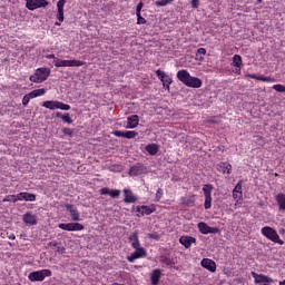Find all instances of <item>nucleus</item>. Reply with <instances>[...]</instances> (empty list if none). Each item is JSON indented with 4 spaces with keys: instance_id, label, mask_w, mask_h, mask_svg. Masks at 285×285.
Returning a JSON list of instances; mask_svg holds the SVG:
<instances>
[{
    "instance_id": "obj_1",
    "label": "nucleus",
    "mask_w": 285,
    "mask_h": 285,
    "mask_svg": "<svg viewBox=\"0 0 285 285\" xmlns=\"http://www.w3.org/2000/svg\"><path fill=\"white\" fill-rule=\"evenodd\" d=\"M177 79H179L184 86H187V88H202L203 86L202 79L190 76V72L186 69H181L177 72Z\"/></svg>"
},
{
    "instance_id": "obj_2",
    "label": "nucleus",
    "mask_w": 285,
    "mask_h": 285,
    "mask_svg": "<svg viewBox=\"0 0 285 285\" xmlns=\"http://www.w3.org/2000/svg\"><path fill=\"white\" fill-rule=\"evenodd\" d=\"M262 235L269 239V242H274V244H279V246H284V242L279 238V234L273 227H263L261 229Z\"/></svg>"
},
{
    "instance_id": "obj_3",
    "label": "nucleus",
    "mask_w": 285,
    "mask_h": 285,
    "mask_svg": "<svg viewBox=\"0 0 285 285\" xmlns=\"http://www.w3.org/2000/svg\"><path fill=\"white\" fill-rule=\"evenodd\" d=\"M50 77V69L38 68L33 75L30 76L29 80L32 83H43Z\"/></svg>"
},
{
    "instance_id": "obj_4",
    "label": "nucleus",
    "mask_w": 285,
    "mask_h": 285,
    "mask_svg": "<svg viewBox=\"0 0 285 285\" xmlns=\"http://www.w3.org/2000/svg\"><path fill=\"white\" fill-rule=\"evenodd\" d=\"M53 63L56 68H79L86 66V62L81 60H61L59 58H55Z\"/></svg>"
},
{
    "instance_id": "obj_5",
    "label": "nucleus",
    "mask_w": 285,
    "mask_h": 285,
    "mask_svg": "<svg viewBox=\"0 0 285 285\" xmlns=\"http://www.w3.org/2000/svg\"><path fill=\"white\" fill-rule=\"evenodd\" d=\"M46 277H52V271L40 269V271L31 272L28 276V279L30 282H43Z\"/></svg>"
},
{
    "instance_id": "obj_6",
    "label": "nucleus",
    "mask_w": 285,
    "mask_h": 285,
    "mask_svg": "<svg viewBox=\"0 0 285 285\" xmlns=\"http://www.w3.org/2000/svg\"><path fill=\"white\" fill-rule=\"evenodd\" d=\"M42 107L48 108V110H70V105H66L59 100L43 101Z\"/></svg>"
},
{
    "instance_id": "obj_7",
    "label": "nucleus",
    "mask_w": 285,
    "mask_h": 285,
    "mask_svg": "<svg viewBox=\"0 0 285 285\" xmlns=\"http://www.w3.org/2000/svg\"><path fill=\"white\" fill-rule=\"evenodd\" d=\"M203 193L205 196V209L208 210L213 207V185L207 184L203 186Z\"/></svg>"
},
{
    "instance_id": "obj_8",
    "label": "nucleus",
    "mask_w": 285,
    "mask_h": 285,
    "mask_svg": "<svg viewBox=\"0 0 285 285\" xmlns=\"http://www.w3.org/2000/svg\"><path fill=\"white\" fill-rule=\"evenodd\" d=\"M46 89H35L31 92L27 94L22 98V106H28L30 104V99H36V97H43L46 95Z\"/></svg>"
},
{
    "instance_id": "obj_9",
    "label": "nucleus",
    "mask_w": 285,
    "mask_h": 285,
    "mask_svg": "<svg viewBox=\"0 0 285 285\" xmlns=\"http://www.w3.org/2000/svg\"><path fill=\"white\" fill-rule=\"evenodd\" d=\"M136 250L127 256V261L130 264L135 263V259H141V257H148V252L144 247H134Z\"/></svg>"
},
{
    "instance_id": "obj_10",
    "label": "nucleus",
    "mask_w": 285,
    "mask_h": 285,
    "mask_svg": "<svg viewBox=\"0 0 285 285\" xmlns=\"http://www.w3.org/2000/svg\"><path fill=\"white\" fill-rule=\"evenodd\" d=\"M58 228H60L61 230H68L69 233H72L77 230H83V228L86 227L80 223H67V224L60 223L58 225Z\"/></svg>"
},
{
    "instance_id": "obj_11",
    "label": "nucleus",
    "mask_w": 285,
    "mask_h": 285,
    "mask_svg": "<svg viewBox=\"0 0 285 285\" xmlns=\"http://www.w3.org/2000/svg\"><path fill=\"white\" fill-rule=\"evenodd\" d=\"M26 8L28 10H38V8H46L48 6V0H26Z\"/></svg>"
},
{
    "instance_id": "obj_12",
    "label": "nucleus",
    "mask_w": 285,
    "mask_h": 285,
    "mask_svg": "<svg viewBox=\"0 0 285 285\" xmlns=\"http://www.w3.org/2000/svg\"><path fill=\"white\" fill-rule=\"evenodd\" d=\"M156 75L158 79L161 81L164 88H167V90H170L173 78H170V76L166 75V72L160 69L156 70Z\"/></svg>"
},
{
    "instance_id": "obj_13",
    "label": "nucleus",
    "mask_w": 285,
    "mask_h": 285,
    "mask_svg": "<svg viewBox=\"0 0 285 285\" xmlns=\"http://www.w3.org/2000/svg\"><path fill=\"white\" fill-rule=\"evenodd\" d=\"M197 228L202 235H210V234H217L219 233V228L217 227H210L208 224L202 222L198 223Z\"/></svg>"
},
{
    "instance_id": "obj_14",
    "label": "nucleus",
    "mask_w": 285,
    "mask_h": 285,
    "mask_svg": "<svg viewBox=\"0 0 285 285\" xmlns=\"http://www.w3.org/2000/svg\"><path fill=\"white\" fill-rule=\"evenodd\" d=\"M252 277L254 278L255 284H273L275 282L273 278L255 272H252Z\"/></svg>"
},
{
    "instance_id": "obj_15",
    "label": "nucleus",
    "mask_w": 285,
    "mask_h": 285,
    "mask_svg": "<svg viewBox=\"0 0 285 285\" xmlns=\"http://www.w3.org/2000/svg\"><path fill=\"white\" fill-rule=\"evenodd\" d=\"M244 198V193L242 191V180L237 183L235 188L233 189V199H235L234 208H237V204H239V200Z\"/></svg>"
},
{
    "instance_id": "obj_16",
    "label": "nucleus",
    "mask_w": 285,
    "mask_h": 285,
    "mask_svg": "<svg viewBox=\"0 0 285 285\" xmlns=\"http://www.w3.org/2000/svg\"><path fill=\"white\" fill-rule=\"evenodd\" d=\"M146 166H144V164L138 163L130 168L129 175L131 177H139V175H146Z\"/></svg>"
},
{
    "instance_id": "obj_17",
    "label": "nucleus",
    "mask_w": 285,
    "mask_h": 285,
    "mask_svg": "<svg viewBox=\"0 0 285 285\" xmlns=\"http://www.w3.org/2000/svg\"><path fill=\"white\" fill-rule=\"evenodd\" d=\"M137 213H139V215L141 217H144V215H153V213H155L157 210V206H155L154 204L146 206H137L136 208Z\"/></svg>"
},
{
    "instance_id": "obj_18",
    "label": "nucleus",
    "mask_w": 285,
    "mask_h": 285,
    "mask_svg": "<svg viewBox=\"0 0 285 285\" xmlns=\"http://www.w3.org/2000/svg\"><path fill=\"white\" fill-rule=\"evenodd\" d=\"M66 7V0H59L57 2L58 13L57 19L58 21L55 23V26H61L63 23V8Z\"/></svg>"
},
{
    "instance_id": "obj_19",
    "label": "nucleus",
    "mask_w": 285,
    "mask_h": 285,
    "mask_svg": "<svg viewBox=\"0 0 285 285\" xmlns=\"http://www.w3.org/2000/svg\"><path fill=\"white\" fill-rule=\"evenodd\" d=\"M65 208L70 213L72 222H81V215L79 210L76 209L75 205L67 204Z\"/></svg>"
},
{
    "instance_id": "obj_20",
    "label": "nucleus",
    "mask_w": 285,
    "mask_h": 285,
    "mask_svg": "<svg viewBox=\"0 0 285 285\" xmlns=\"http://www.w3.org/2000/svg\"><path fill=\"white\" fill-rule=\"evenodd\" d=\"M22 222L27 225V226H37L38 220H37V215L28 212L22 216Z\"/></svg>"
},
{
    "instance_id": "obj_21",
    "label": "nucleus",
    "mask_w": 285,
    "mask_h": 285,
    "mask_svg": "<svg viewBox=\"0 0 285 285\" xmlns=\"http://www.w3.org/2000/svg\"><path fill=\"white\" fill-rule=\"evenodd\" d=\"M200 266H203V268H206V271H209L210 273H215V271H217V264L210 258H204L200 262Z\"/></svg>"
},
{
    "instance_id": "obj_22",
    "label": "nucleus",
    "mask_w": 285,
    "mask_h": 285,
    "mask_svg": "<svg viewBox=\"0 0 285 285\" xmlns=\"http://www.w3.org/2000/svg\"><path fill=\"white\" fill-rule=\"evenodd\" d=\"M197 243V238L193 237V236H180L179 238V244H181V246H184L185 248H190V246H193V244Z\"/></svg>"
},
{
    "instance_id": "obj_23",
    "label": "nucleus",
    "mask_w": 285,
    "mask_h": 285,
    "mask_svg": "<svg viewBox=\"0 0 285 285\" xmlns=\"http://www.w3.org/2000/svg\"><path fill=\"white\" fill-rule=\"evenodd\" d=\"M18 202H37V195L21 191L18 194Z\"/></svg>"
},
{
    "instance_id": "obj_24",
    "label": "nucleus",
    "mask_w": 285,
    "mask_h": 285,
    "mask_svg": "<svg viewBox=\"0 0 285 285\" xmlns=\"http://www.w3.org/2000/svg\"><path fill=\"white\" fill-rule=\"evenodd\" d=\"M100 195H109V197H112V199H117V197H119V195H121V190L104 187L100 189Z\"/></svg>"
},
{
    "instance_id": "obj_25",
    "label": "nucleus",
    "mask_w": 285,
    "mask_h": 285,
    "mask_svg": "<svg viewBox=\"0 0 285 285\" xmlns=\"http://www.w3.org/2000/svg\"><path fill=\"white\" fill-rule=\"evenodd\" d=\"M122 193L125 195V198H124L125 204H135V202H137V196H135L132 190L124 189Z\"/></svg>"
},
{
    "instance_id": "obj_26",
    "label": "nucleus",
    "mask_w": 285,
    "mask_h": 285,
    "mask_svg": "<svg viewBox=\"0 0 285 285\" xmlns=\"http://www.w3.org/2000/svg\"><path fill=\"white\" fill-rule=\"evenodd\" d=\"M217 170H219V173H223V175H230L233 166L228 163H220L217 166Z\"/></svg>"
},
{
    "instance_id": "obj_27",
    "label": "nucleus",
    "mask_w": 285,
    "mask_h": 285,
    "mask_svg": "<svg viewBox=\"0 0 285 285\" xmlns=\"http://www.w3.org/2000/svg\"><path fill=\"white\" fill-rule=\"evenodd\" d=\"M139 126V116L132 115L127 118L126 128H137Z\"/></svg>"
},
{
    "instance_id": "obj_28",
    "label": "nucleus",
    "mask_w": 285,
    "mask_h": 285,
    "mask_svg": "<svg viewBox=\"0 0 285 285\" xmlns=\"http://www.w3.org/2000/svg\"><path fill=\"white\" fill-rule=\"evenodd\" d=\"M129 242L132 248L141 247V243H139V234L137 232L130 234Z\"/></svg>"
},
{
    "instance_id": "obj_29",
    "label": "nucleus",
    "mask_w": 285,
    "mask_h": 285,
    "mask_svg": "<svg viewBox=\"0 0 285 285\" xmlns=\"http://www.w3.org/2000/svg\"><path fill=\"white\" fill-rule=\"evenodd\" d=\"M150 279L153 285H158L161 279V269H154L151 272Z\"/></svg>"
},
{
    "instance_id": "obj_30",
    "label": "nucleus",
    "mask_w": 285,
    "mask_h": 285,
    "mask_svg": "<svg viewBox=\"0 0 285 285\" xmlns=\"http://www.w3.org/2000/svg\"><path fill=\"white\" fill-rule=\"evenodd\" d=\"M276 203L278 204L279 210L285 212V194L281 193L275 196Z\"/></svg>"
},
{
    "instance_id": "obj_31",
    "label": "nucleus",
    "mask_w": 285,
    "mask_h": 285,
    "mask_svg": "<svg viewBox=\"0 0 285 285\" xmlns=\"http://www.w3.org/2000/svg\"><path fill=\"white\" fill-rule=\"evenodd\" d=\"M145 150H147L148 154H150V155H157V153H159V145L149 144L145 147Z\"/></svg>"
},
{
    "instance_id": "obj_32",
    "label": "nucleus",
    "mask_w": 285,
    "mask_h": 285,
    "mask_svg": "<svg viewBox=\"0 0 285 285\" xmlns=\"http://www.w3.org/2000/svg\"><path fill=\"white\" fill-rule=\"evenodd\" d=\"M232 66H234V68H242L243 66L242 56L234 55Z\"/></svg>"
},
{
    "instance_id": "obj_33",
    "label": "nucleus",
    "mask_w": 285,
    "mask_h": 285,
    "mask_svg": "<svg viewBox=\"0 0 285 285\" xmlns=\"http://www.w3.org/2000/svg\"><path fill=\"white\" fill-rule=\"evenodd\" d=\"M3 203L6 202H12L13 204H17V202H19V194L17 195H7L3 199Z\"/></svg>"
},
{
    "instance_id": "obj_34",
    "label": "nucleus",
    "mask_w": 285,
    "mask_h": 285,
    "mask_svg": "<svg viewBox=\"0 0 285 285\" xmlns=\"http://www.w3.org/2000/svg\"><path fill=\"white\" fill-rule=\"evenodd\" d=\"M204 56H206V48H199L196 52L197 61H204Z\"/></svg>"
},
{
    "instance_id": "obj_35",
    "label": "nucleus",
    "mask_w": 285,
    "mask_h": 285,
    "mask_svg": "<svg viewBox=\"0 0 285 285\" xmlns=\"http://www.w3.org/2000/svg\"><path fill=\"white\" fill-rule=\"evenodd\" d=\"M257 81H264L267 83H275V78L273 77H266V76H258Z\"/></svg>"
},
{
    "instance_id": "obj_36",
    "label": "nucleus",
    "mask_w": 285,
    "mask_h": 285,
    "mask_svg": "<svg viewBox=\"0 0 285 285\" xmlns=\"http://www.w3.org/2000/svg\"><path fill=\"white\" fill-rule=\"evenodd\" d=\"M139 135L137 131H125V139H135Z\"/></svg>"
},
{
    "instance_id": "obj_37",
    "label": "nucleus",
    "mask_w": 285,
    "mask_h": 285,
    "mask_svg": "<svg viewBox=\"0 0 285 285\" xmlns=\"http://www.w3.org/2000/svg\"><path fill=\"white\" fill-rule=\"evenodd\" d=\"M173 1H175V0H157L156 6H158V7L168 6V3H173Z\"/></svg>"
},
{
    "instance_id": "obj_38",
    "label": "nucleus",
    "mask_w": 285,
    "mask_h": 285,
    "mask_svg": "<svg viewBox=\"0 0 285 285\" xmlns=\"http://www.w3.org/2000/svg\"><path fill=\"white\" fill-rule=\"evenodd\" d=\"M273 90L276 92H285V86L284 85H274Z\"/></svg>"
},
{
    "instance_id": "obj_39",
    "label": "nucleus",
    "mask_w": 285,
    "mask_h": 285,
    "mask_svg": "<svg viewBox=\"0 0 285 285\" xmlns=\"http://www.w3.org/2000/svg\"><path fill=\"white\" fill-rule=\"evenodd\" d=\"M61 119L62 121H65V124H72V118L70 117V114L61 116Z\"/></svg>"
},
{
    "instance_id": "obj_40",
    "label": "nucleus",
    "mask_w": 285,
    "mask_h": 285,
    "mask_svg": "<svg viewBox=\"0 0 285 285\" xmlns=\"http://www.w3.org/2000/svg\"><path fill=\"white\" fill-rule=\"evenodd\" d=\"M149 239H156V242H159V239H161V235H159V233H151L148 234Z\"/></svg>"
},
{
    "instance_id": "obj_41",
    "label": "nucleus",
    "mask_w": 285,
    "mask_h": 285,
    "mask_svg": "<svg viewBox=\"0 0 285 285\" xmlns=\"http://www.w3.org/2000/svg\"><path fill=\"white\" fill-rule=\"evenodd\" d=\"M142 8H144V2H139L136 7V17H139V14H141Z\"/></svg>"
},
{
    "instance_id": "obj_42",
    "label": "nucleus",
    "mask_w": 285,
    "mask_h": 285,
    "mask_svg": "<svg viewBox=\"0 0 285 285\" xmlns=\"http://www.w3.org/2000/svg\"><path fill=\"white\" fill-rule=\"evenodd\" d=\"M62 132L63 135H66L67 137H72L73 132L72 129L70 128H62Z\"/></svg>"
},
{
    "instance_id": "obj_43",
    "label": "nucleus",
    "mask_w": 285,
    "mask_h": 285,
    "mask_svg": "<svg viewBox=\"0 0 285 285\" xmlns=\"http://www.w3.org/2000/svg\"><path fill=\"white\" fill-rule=\"evenodd\" d=\"M163 196H164V190L159 188L156 193V202H160Z\"/></svg>"
},
{
    "instance_id": "obj_44",
    "label": "nucleus",
    "mask_w": 285,
    "mask_h": 285,
    "mask_svg": "<svg viewBox=\"0 0 285 285\" xmlns=\"http://www.w3.org/2000/svg\"><path fill=\"white\" fill-rule=\"evenodd\" d=\"M137 23L138 24L146 23V18L141 17V13H139V16H137Z\"/></svg>"
},
{
    "instance_id": "obj_45",
    "label": "nucleus",
    "mask_w": 285,
    "mask_h": 285,
    "mask_svg": "<svg viewBox=\"0 0 285 285\" xmlns=\"http://www.w3.org/2000/svg\"><path fill=\"white\" fill-rule=\"evenodd\" d=\"M112 135H115V137H125L126 131L116 130V131H112Z\"/></svg>"
},
{
    "instance_id": "obj_46",
    "label": "nucleus",
    "mask_w": 285,
    "mask_h": 285,
    "mask_svg": "<svg viewBox=\"0 0 285 285\" xmlns=\"http://www.w3.org/2000/svg\"><path fill=\"white\" fill-rule=\"evenodd\" d=\"M191 8H194V10H197V8H199V0H191Z\"/></svg>"
},
{
    "instance_id": "obj_47",
    "label": "nucleus",
    "mask_w": 285,
    "mask_h": 285,
    "mask_svg": "<svg viewBox=\"0 0 285 285\" xmlns=\"http://www.w3.org/2000/svg\"><path fill=\"white\" fill-rule=\"evenodd\" d=\"M245 78H246V79H256V81H257L258 76L255 75V73H248V75L245 76Z\"/></svg>"
},
{
    "instance_id": "obj_48",
    "label": "nucleus",
    "mask_w": 285,
    "mask_h": 285,
    "mask_svg": "<svg viewBox=\"0 0 285 285\" xmlns=\"http://www.w3.org/2000/svg\"><path fill=\"white\" fill-rule=\"evenodd\" d=\"M242 72V67H235V73L240 75Z\"/></svg>"
},
{
    "instance_id": "obj_49",
    "label": "nucleus",
    "mask_w": 285,
    "mask_h": 285,
    "mask_svg": "<svg viewBox=\"0 0 285 285\" xmlns=\"http://www.w3.org/2000/svg\"><path fill=\"white\" fill-rule=\"evenodd\" d=\"M47 59H53V61H55V59H57V57L51 53V55L47 56Z\"/></svg>"
},
{
    "instance_id": "obj_50",
    "label": "nucleus",
    "mask_w": 285,
    "mask_h": 285,
    "mask_svg": "<svg viewBox=\"0 0 285 285\" xmlns=\"http://www.w3.org/2000/svg\"><path fill=\"white\" fill-rule=\"evenodd\" d=\"M9 239L14 240V239H17V236H14V234H11V235H9Z\"/></svg>"
},
{
    "instance_id": "obj_51",
    "label": "nucleus",
    "mask_w": 285,
    "mask_h": 285,
    "mask_svg": "<svg viewBox=\"0 0 285 285\" xmlns=\"http://www.w3.org/2000/svg\"><path fill=\"white\" fill-rule=\"evenodd\" d=\"M181 204H190V202H186V198H181Z\"/></svg>"
},
{
    "instance_id": "obj_52",
    "label": "nucleus",
    "mask_w": 285,
    "mask_h": 285,
    "mask_svg": "<svg viewBox=\"0 0 285 285\" xmlns=\"http://www.w3.org/2000/svg\"><path fill=\"white\" fill-rule=\"evenodd\" d=\"M56 117H59L61 119V117H63V115H61V112H57Z\"/></svg>"
},
{
    "instance_id": "obj_53",
    "label": "nucleus",
    "mask_w": 285,
    "mask_h": 285,
    "mask_svg": "<svg viewBox=\"0 0 285 285\" xmlns=\"http://www.w3.org/2000/svg\"><path fill=\"white\" fill-rule=\"evenodd\" d=\"M190 202H191V204L195 203V196H191V197H190Z\"/></svg>"
},
{
    "instance_id": "obj_54",
    "label": "nucleus",
    "mask_w": 285,
    "mask_h": 285,
    "mask_svg": "<svg viewBox=\"0 0 285 285\" xmlns=\"http://www.w3.org/2000/svg\"><path fill=\"white\" fill-rule=\"evenodd\" d=\"M279 285H285V279L279 282Z\"/></svg>"
},
{
    "instance_id": "obj_55",
    "label": "nucleus",
    "mask_w": 285,
    "mask_h": 285,
    "mask_svg": "<svg viewBox=\"0 0 285 285\" xmlns=\"http://www.w3.org/2000/svg\"><path fill=\"white\" fill-rule=\"evenodd\" d=\"M262 1H264V0H257V3H262Z\"/></svg>"
},
{
    "instance_id": "obj_56",
    "label": "nucleus",
    "mask_w": 285,
    "mask_h": 285,
    "mask_svg": "<svg viewBox=\"0 0 285 285\" xmlns=\"http://www.w3.org/2000/svg\"><path fill=\"white\" fill-rule=\"evenodd\" d=\"M258 139H263L262 137H258Z\"/></svg>"
}]
</instances>
